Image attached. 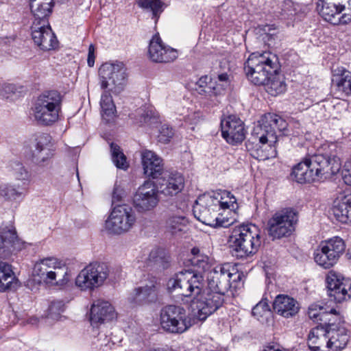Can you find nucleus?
<instances>
[{"label":"nucleus","mask_w":351,"mask_h":351,"mask_svg":"<svg viewBox=\"0 0 351 351\" xmlns=\"http://www.w3.org/2000/svg\"><path fill=\"white\" fill-rule=\"evenodd\" d=\"M279 69L278 57L267 51L252 53L244 66L248 80L255 85H265L267 92L272 96L286 90L284 79L278 73Z\"/></svg>","instance_id":"1"},{"label":"nucleus","mask_w":351,"mask_h":351,"mask_svg":"<svg viewBox=\"0 0 351 351\" xmlns=\"http://www.w3.org/2000/svg\"><path fill=\"white\" fill-rule=\"evenodd\" d=\"M287 123L278 114L268 113L265 114L254 128L251 140L247 142L248 149L256 143V150L252 155L261 160L276 156V149L273 145L277 142L276 130L282 132L286 130Z\"/></svg>","instance_id":"2"},{"label":"nucleus","mask_w":351,"mask_h":351,"mask_svg":"<svg viewBox=\"0 0 351 351\" xmlns=\"http://www.w3.org/2000/svg\"><path fill=\"white\" fill-rule=\"evenodd\" d=\"M341 167L340 158L335 155L308 154L293 168L291 176L301 184L319 181L337 174Z\"/></svg>","instance_id":"3"},{"label":"nucleus","mask_w":351,"mask_h":351,"mask_svg":"<svg viewBox=\"0 0 351 351\" xmlns=\"http://www.w3.org/2000/svg\"><path fill=\"white\" fill-rule=\"evenodd\" d=\"M237 208V199L229 191H224L221 199L208 195L199 196L193 206V215L202 223L211 227L229 226L232 221L221 219L217 213L220 209L234 210Z\"/></svg>","instance_id":"4"},{"label":"nucleus","mask_w":351,"mask_h":351,"mask_svg":"<svg viewBox=\"0 0 351 351\" xmlns=\"http://www.w3.org/2000/svg\"><path fill=\"white\" fill-rule=\"evenodd\" d=\"M186 291L180 295L191 299L193 315L204 321L221 306L226 300L224 291L219 287H185Z\"/></svg>","instance_id":"5"},{"label":"nucleus","mask_w":351,"mask_h":351,"mask_svg":"<svg viewBox=\"0 0 351 351\" xmlns=\"http://www.w3.org/2000/svg\"><path fill=\"white\" fill-rule=\"evenodd\" d=\"M69 280L66 263L57 257L40 258L34 265L32 281L35 285H66Z\"/></svg>","instance_id":"6"},{"label":"nucleus","mask_w":351,"mask_h":351,"mask_svg":"<svg viewBox=\"0 0 351 351\" xmlns=\"http://www.w3.org/2000/svg\"><path fill=\"white\" fill-rule=\"evenodd\" d=\"M232 255L245 258L255 254L261 244V230L252 224L241 225L233 228L229 239Z\"/></svg>","instance_id":"7"},{"label":"nucleus","mask_w":351,"mask_h":351,"mask_svg":"<svg viewBox=\"0 0 351 351\" xmlns=\"http://www.w3.org/2000/svg\"><path fill=\"white\" fill-rule=\"evenodd\" d=\"M62 98L58 90L43 92L37 97L33 108L35 120L45 125H50L56 122L61 111Z\"/></svg>","instance_id":"8"},{"label":"nucleus","mask_w":351,"mask_h":351,"mask_svg":"<svg viewBox=\"0 0 351 351\" xmlns=\"http://www.w3.org/2000/svg\"><path fill=\"white\" fill-rule=\"evenodd\" d=\"M99 76L101 88L115 95L121 93L127 84V69L121 62L104 63Z\"/></svg>","instance_id":"9"},{"label":"nucleus","mask_w":351,"mask_h":351,"mask_svg":"<svg viewBox=\"0 0 351 351\" xmlns=\"http://www.w3.org/2000/svg\"><path fill=\"white\" fill-rule=\"evenodd\" d=\"M298 221V213L293 208L276 211L268 220V234L273 240L288 237L295 231Z\"/></svg>","instance_id":"10"},{"label":"nucleus","mask_w":351,"mask_h":351,"mask_svg":"<svg viewBox=\"0 0 351 351\" xmlns=\"http://www.w3.org/2000/svg\"><path fill=\"white\" fill-rule=\"evenodd\" d=\"M317 9L324 19L332 25L351 21V0H318Z\"/></svg>","instance_id":"11"},{"label":"nucleus","mask_w":351,"mask_h":351,"mask_svg":"<svg viewBox=\"0 0 351 351\" xmlns=\"http://www.w3.org/2000/svg\"><path fill=\"white\" fill-rule=\"evenodd\" d=\"M160 324L165 331L172 334H182L191 327L186 310L177 305H167L161 309Z\"/></svg>","instance_id":"12"},{"label":"nucleus","mask_w":351,"mask_h":351,"mask_svg":"<svg viewBox=\"0 0 351 351\" xmlns=\"http://www.w3.org/2000/svg\"><path fill=\"white\" fill-rule=\"evenodd\" d=\"M136 222V215L132 208L127 204L114 206L105 221V228L113 234L128 232Z\"/></svg>","instance_id":"13"},{"label":"nucleus","mask_w":351,"mask_h":351,"mask_svg":"<svg viewBox=\"0 0 351 351\" xmlns=\"http://www.w3.org/2000/svg\"><path fill=\"white\" fill-rule=\"evenodd\" d=\"M160 201L159 191L154 182L147 180L138 186L133 195V205L139 213L153 210Z\"/></svg>","instance_id":"14"},{"label":"nucleus","mask_w":351,"mask_h":351,"mask_svg":"<svg viewBox=\"0 0 351 351\" xmlns=\"http://www.w3.org/2000/svg\"><path fill=\"white\" fill-rule=\"evenodd\" d=\"M31 29L32 40L40 50L49 51L58 46V41L49 22H33Z\"/></svg>","instance_id":"15"},{"label":"nucleus","mask_w":351,"mask_h":351,"mask_svg":"<svg viewBox=\"0 0 351 351\" xmlns=\"http://www.w3.org/2000/svg\"><path fill=\"white\" fill-rule=\"evenodd\" d=\"M108 273L106 265L90 263L79 273L75 279V285H101L108 278Z\"/></svg>","instance_id":"16"},{"label":"nucleus","mask_w":351,"mask_h":351,"mask_svg":"<svg viewBox=\"0 0 351 351\" xmlns=\"http://www.w3.org/2000/svg\"><path fill=\"white\" fill-rule=\"evenodd\" d=\"M221 129L223 138L230 144L240 143L245 138L244 123L236 116L230 115L221 120Z\"/></svg>","instance_id":"17"},{"label":"nucleus","mask_w":351,"mask_h":351,"mask_svg":"<svg viewBox=\"0 0 351 351\" xmlns=\"http://www.w3.org/2000/svg\"><path fill=\"white\" fill-rule=\"evenodd\" d=\"M117 317L114 307L104 300H95L90 309L89 320L93 326L111 321Z\"/></svg>","instance_id":"18"},{"label":"nucleus","mask_w":351,"mask_h":351,"mask_svg":"<svg viewBox=\"0 0 351 351\" xmlns=\"http://www.w3.org/2000/svg\"><path fill=\"white\" fill-rule=\"evenodd\" d=\"M184 187V178L178 171H166L158 182V191L165 196H173L180 193Z\"/></svg>","instance_id":"19"},{"label":"nucleus","mask_w":351,"mask_h":351,"mask_svg":"<svg viewBox=\"0 0 351 351\" xmlns=\"http://www.w3.org/2000/svg\"><path fill=\"white\" fill-rule=\"evenodd\" d=\"M348 341V330L343 324H327V351H341L346 346Z\"/></svg>","instance_id":"20"},{"label":"nucleus","mask_w":351,"mask_h":351,"mask_svg":"<svg viewBox=\"0 0 351 351\" xmlns=\"http://www.w3.org/2000/svg\"><path fill=\"white\" fill-rule=\"evenodd\" d=\"M150 59L155 62H170L178 57V52L173 48L165 47L158 34L153 36L149 46Z\"/></svg>","instance_id":"21"},{"label":"nucleus","mask_w":351,"mask_h":351,"mask_svg":"<svg viewBox=\"0 0 351 351\" xmlns=\"http://www.w3.org/2000/svg\"><path fill=\"white\" fill-rule=\"evenodd\" d=\"M35 149L32 152L33 162L45 166L53 155L51 137L47 134H41L36 139Z\"/></svg>","instance_id":"22"},{"label":"nucleus","mask_w":351,"mask_h":351,"mask_svg":"<svg viewBox=\"0 0 351 351\" xmlns=\"http://www.w3.org/2000/svg\"><path fill=\"white\" fill-rule=\"evenodd\" d=\"M141 156L143 172L147 177L156 179L165 173L162 159L154 152L145 149Z\"/></svg>","instance_id":"23"},{"label":"nucleus","mask_w":351,"mask_h":351,"mask_svg":"<svg viewBox=\"0 0 351 351\" xmlns=\"http://www.w3.org/2000/svg\"><path fill=\"white\" fill-rule=\"evenodd\" d=\"M332 79V87L337 97L351 95V73L344 69L335 71Z\"/></svg>","instance_id":"24"},{"label":"nucleus","mask_w":351,"mask_h":351,"mask_svg":"<svg viewBox=\"0 0 351 351\" xmlns=\"http://www.w3.org/2000/svg\"><path fill=\"white\" fill-rule=\"evenodd\" d=\"M274 309L279 315L285 318H290L298 314L300 306L293 298L285 295H279L274 300Z\"/></svg>","instance_id":"25"},{"label":"nucleus","mask_w":351,"mask_h":351,"mask_svg":"<svg viewBox=\"0 0 351 351\" xmlns=\"http://www.w3.org/2000/svg\"><path fill=\"white\" fill-rule=\"evenodd\" d=\"M327 324L312 328L308 335L307 343L311 351H327Z\"/></svg>","instance_id":"26"},{"label":"nucleus","mask_w":351,"mask_h":351,"mask_svg":"<svg viewBox=\"0 0 351 351\" xmlns=\"http://www.w3.org/2000/svg\"><path fill=\"white\" fill-rule=\"evenodd\" d=\"M204 281V276L202 273L192 268L182 269L169 280L171 285H182L183 284L194 285L202 284Z\"/></svg>","instance_id":"27"},{"label":"nucleus","mask_w":351,"mask_h":351,"mask_svg":"<svg viewBox=\"0 0 351 351\" xmlns=\"http://www.w3.org/2000/svg\"><path fill=\"white\" fill-rule=\"evenodd\" d=\"M25 245V243L18 238L14 228H5L0 232V248L12 252L21 250Z\"/></svg>","instance_id":"28"},{"label":"nucleus","mask_w":351,"mask_h":351,"mask_svg":"<svg viewBox=\"0 0 351 351\" xmlns=\"http://www.w3.org/2000/svg\"><path fill=\"white\" fill-rule=\"evenodd\" d=\"M332 210L338 221L342 223H351V193L335 202Z\"/></svg>","instance_id":"29"},{"label":"nucleus","mask_w":351,"mask_h":351,"mask_svg":"<svg viewBox=\"0 0 351 351\" xmlns=\"http://www.w3.org/2000/svg\"><path fill=\"white\" fill-rule=\"evenodd\" d=\"M33 22H48L47 17L52 10L53 0H29Z\"/></svg>","instance_id":"30"},{"label":"nucleus","mask_w":351,"mask_h":351,"mask_svg":"<svg viewBox=\"0 0 351 351\" xmlns=\"http://www.w3.org/2000/svg\"><path fill=\"white\" fill-rule=\"evenodd\" d=\"M27 191V187H25V184H0V196L8 201L23 199Z\"/></svg>","instance_id":"31"},{"label":"nucleus","mask_w":351,"mask_h":351,"mask_svg":"<svg viewBox=\"0 0 351 351\" xmlns=\"http://www.w3.org/2000/svg\"><path fill=\"white\" fill-rule=\"evenodd\" d=\"M326 252L331 254V256L338 261L341 255L345 250V244L341 238L335 237L327 241L321 242L319 244Z\"/></svg>","instance_id":"32"},{"label":"nucleus","mask_w":351,"mask_h":351,"mask_svg":"<svg viewBox=\"0 0 351 351\" xmlns=\"http://www.w3.org/2000/svg\"><path fill=\"white\" fill-rule=\"evenodd\" d=\"M196 90L199 94L205 95L210 99L215 105L217 104L215 100V84L207 75L201 77L196 84Z\"/></svg>","instance_id":"33"},{"label":"nucleus","mask_w":351,"mask_h":351,"mask_svg":"<svg viewBox=\"0 0 351 351\" xmlns=\"http://www.w3.org/2000/svg\"><path fill=\"white\" fill-rule=\"evenodd\" d=\"M230 268L229 264L217 267L208 276V285H219V284L224 283L232 272Z\"/></svg>","instance_id":"34"},{"label":"nucleus","mask_w":351,"mask_h":351,"mask_svg":"<svg viewBox=\"0 0 351 351\" xmlns=\"http://www.w3.org/2000/svg\"><path fill=\"white\" fill-rule=\"evenodd\" d=\"M326 293L331 300L341 303L351 298V287H326Z\"/></svg>","instance_id":"35"},{"label":"nucleus","mask_w":351,"mask_h":351,"mask_svg":"<svg viewBox=\"0 0 351 351\" xmlns=\"http://www.w3.org/2000/svg\"><path fill=\"white\" fill-rule=\"evenodd\" d=\"M189 222L186 216L174 215L167 221V229L172 234H177L184 230Z\"/></svg>","instance_id":"36"},{"label":"nucleus","mask_w":351,"mask_h":351,"mask_svg":"<svg viewBox=\"0 0 351 351\" xmlns=\"http://www.w3.org/2000/svg\"><path fill=\"white\" fill-rule=\"evenodd\" d=\"M110 92L106 90L102 95L100 101V106L102 110V117L106 121H109L114 116L116 111Z\"/></svg>","instance_id":"37"},{"label":"nucleus","mask_w":351,"mask_h":351,"mask_svg":"<svg viewBox=\"0 0 351 351\" xmlns=\"http://www.w3.org/2000/svg\"><path fill=\"white\" fill-rule=\"evenodd\" d=\"M314 260L319 266L324 269H328L337 263V261L331 256V254L322 247L320 245L314 252Z\"/></svg>","instance_id":"38"},{"label":"nucleus","mask_w":351,"mask_h":351,"mask_svg":"<svg viewBox=\"0 0 351 351\" xmlns=\"http://www.w3.org/2000/svg\"><path fill=\"white\" fill-rule=\"evenodd\" d=\"M19 280L16 278L10 265L0 262V285H17Z\"/></svg>","instance_id":"39"},{"label":"nucleus","mask_w":351,"mask_h":351,"mask_svg":"<svg viewBox=\"0 0 351 351\" xmlns=\"http://www.w3.org/2000/svg\"><path fill=\"white\" fill-rule=\"evenodd\" d=\"M137 3L139 7L152 12L155 22H157L160 14L163 11L164 3L160 0H137Z\"/></svg>","instance_id":"40"},{"label":"nucleus","mask_w":351,"mask_h":351,"mask_svg":"<svg viewBox=\"0 0 351 351\" xmlns=\"http://www.w3.org/2000/svg\"><path fill=\"white\" fill-rule=\"evenodd\" d=\"M154 287H140L135 289L134 301L138 304L152 302L156 300Z\"/></svg>","instance_id":"41"},{"label":"nucleus","mask_w":351,"mask_h":351,"mask_svg":"<svg viewBox=\"0 0 351 351\" xmlns=\"http://www.w3.org/2000/svg\"><path fill=\"white\" fill-rule=\"evenodd\" d=\"M328 313L330 314L338 315L337 311L334 308H331L329 311H328L326 308L316 304H311L309 306L308 311V317L315 321H322L324 319H326L325 317L328 315Z\"/></svg>","instance_id":"42"},{"label":"nucleus","mask_w":351,"mask_h":351,"mask_svg":"<svg viewBox=\"0 0 351 351\" xmlns=\"http://www.w3.org/2000/svg\"><path fill=\"white\" fill-rule=\"evenodd\" d=\"M110 152L112 160L118 169H126L128 167L126 157L118 145L112 143L110 144Z\"/></svg>","instance_id":"43"},{"label":"nucleus","mask_w":351,"mask_h":351,"mask_svg":"<svg viewBox=\"0 0 351 351\" xmlns=\"http://www.w3.org/2000/svg\"><path fill=\"white\" fill-rule=\"evenodd\" d=\"M215 84V94L216 102H220V97L225 94L226 88L230 84L229 75L223 73L217 75V81L213 82Z\"/></svg>","instance_id":"44"},{"label":"nucleus","mask_w":351,"mask_h":351,"mask_svg":"<svg viewBox=\"0 0 351 351\" xmlns=\"http://www.w3.org/2000/svg\"><path fill=\"white\" fill-rule=\"evenodd\" d=\"M12 169L14 178L18 180L22 181L21 184H25V187H27L30 181V173L19 162H14L12 165Z\"/></svg>","instance_id":"45"},{"label":"nucleus","mask_w":351,"mask_h":351,"mask_svg":"<svg viewBox=\"0 0 351 351\" xmlns=\"http://www.w3.org/2000/svg\"><path fill=\"white\" fill-rule=\"evenodd\" d=\"M191 254V257L189 259L191 264L193 266L204 269L208 265V257L201 253L199 249L197 247L192 248Z\"/></svg>","instance_id":"46"},{"label":"nucleus","mask_w":351,"mask_h":351,"mask_svg":"<svg viewBox=\"0 0 351 351\" xmlns=\"http://www.w3.org/2000/svg\"><path fill=\"white\" fill-rule=\"evenodd\" d=\"M326 282L328 285H351L350 279L346 278L342 274L330 270L326 277Z\"/></svg>","instance_id":"47"},{"label":"nucleus","mask_w":351,"mask_h":351,"mask_svg":"<svg viewBox=\"0 0 351 351\" xmlns=\"http://www.w3.org/2000/svg\"><path fill=\"white\" fill-rule=\"evenodd\" d=\"M252 315L258 320H262L270 314L269 306L266 300H261L252 309Z\"/></svg>","instance_id":"48"},{"label":"nucleus","mask_w":351,"mask_h":351,"mask_svg":"<svg viewBox=\"0 0 351 351\" xmlns=\"http://www.w3.org/2000/svg\"><path fill=\"white\" fill-rule=\"evenodd\" d=\"M64 311V304L61 301L52 302L49 306L47 317L53 319H57Z\"/></svg>","instance_id":"49"},{"label":"nucleus","mask_w":351,"mask_h":351,"mask_svg":"<svg viewBox=\"0 0 351 351\" xmlns=\"http://www.w3.org/2000/svg\"><path fill=\"white\" fill-rule=\"evenodd\" d=\"M280 13L285 19L293 16L295 13L293 2L291 0H285L280 5Z\"/></svg>","instance_id":"50"},{"label":"nucleus","mask_w":351,"mask_h":351,"mask_svg":"<svg viewBox=\"0 0 351 351\" xmlns=\"http://www.w3.org/2000/svg\"><path fill=\"white\" fill-rule=\"evenodd\" d=\"M173 136V130L169 125H162L159 129L158 135V141L162 143H167Z\"/></svg>","instance_id":"51"},{"label":"nucleus","mask_w":351,"mask_h":351,"mask_svg":"<svg viewBox=\"0 0 351 351\" xmlns=\"http://www.w3.org/2000/svg\"><path fill=\"white\" fill-rule=\"evenodd\" d=\"M162 250L159 249H154L150 252L148 260L151 263H154L157 265L162 264L164 262V258L162 256Z\"/></svg>","instance_id":"52"},{"label":"nucleus","mask_w":351,"mask_h":351,"mask_svg":"<svg viewBox=\"0 0 351 351\" xmlns=\"http://www.w3.org/2000/svg\"><path fill=\"white\" fill-rule=\"evenodd\" d=\"M245 276L243 273L239 272V271H234L231 272L229 278L226 279V280L228 281L229 283V285H232V284L239 282L244 283V281L243 280V278H244Z\"/></svg>","instance_id":"53"},{"label":"nucleus","mask_w":351,"mask_h":351,"mask_svg":"<svg viewBox=\"0 0 351 351\" xmlns=\"http://www.w3.org/2000/svg\"><path fill=\"white\" fill-rule=\"evenodd\" d=\"M141 277V279L139 282L143 285H154L157 283V278L150 274H143Z\"/></svg>","instance_id":"54"},{"label":"nucleus","mask_w":351,"mask_h":351,"mask_svg":"<svg viewBox=\"0 0 351 351\" xmlns=\"http://www.w3.org/2000/svg\"><path fill=\"white\" fill-rule=\"evenodd\" d=\"M124 195L123 190L117 186H115L112 195V203L118 202L121 200L123 196Z\"/></svg>","instance_id":"55"},{"label":"nucleus","mask_w":351,"mask_h":351,"mask_svg":"<svg viewBox=\"0 0 351 351\" xmlns=\"http://www.w3.org/2000/svg\"><path fill=\"white\" fill-rule=\"evenodd\" d=\"M95 47L93 45H90L88 47V58H87V63L88 65L90 67H93L95 64Z\"/></svg>","instance_id":"56"},{"label":"nucleus","mask_w":351,"mask_h":351,"mask_svg":"<svg viewBox=\"0 0 351 351\" xmlns=\"http://www.w3.org/2000/svg\"><path fill=\"white\" fill-rule=\"evenodd\" d=\"M343 180L347 185L351 186V173L348 169L343 171Z\"/></svg>","instance_id":"57"},{"label":"nucleus","mask_w":351,"mask_h":351,"mask_svg":"<svg viewBox=\"0 0 351 351\" xmlns=\"http://www.w3.org/2000/svg\"><path fill=\"white\" fill-rule=\"evenodd\" d=\"M262 351H289L287 349L276 348L272 346H265Z\"/></svg>","instance_id":"58"},{"label":"nucleus","mask_w":351,"mask_h":351,"mask_svg":"<svg viewBox=\"0 0 351 351\" xmlns=\"http://www.w3.org/2000/svg\"><path fill=\"white\" fill-rule=\"evenodd\" d=\"M95 287H93V286H90V287H85L84 289H82L81 290L82 291H88L90 295L91 296H93V294L95 293V292L96 291V289H95Z\"/></svg>","instance_id":"59"},{"label":"nucleus","mask_w":351,"mask_h":351,"mask_svg":"<svg viewBox=\"0 0 351 351\" xmlns=\"http://www.w3.org/2000/svg\"><path fill=\"white\" fill-rule=\"evenodd\" d=\"M27 324H32V325H37L39 322V319L36 317H29L27 320Z\"/></svg>","instance_id":"60"},{"label":"nucleus","mask_w":351,"mask_h":351,"mask_svg":"<svg viewBox=\"0 0 351 351\" xmlns=\"http://www.w3.org/2000/svg\"><path fill=\"white\" fill-rule=\"evenodd\" d=\"M143 121L147 122L149 119L151 118V114H149V112H147L145 114H143Z\"/></svg>","instance_id":"61"},{"label":"nucleus","mask_w":351,"mask_h":351,"mask_svg":"<svg viewBox=\"0 0 351 351\" xmlns=\"http://www.w3.org/2000/svg\"><path fill=\"white\" fill-rule=\"evenodd\" d=\"M11 287H0V293L6 292Z\"/></svg>","instance_id":"62"},{"label":"nucleus","mask_w":351,"mask_h":351,"mask_svg":"<svg viewBox=\"0 0 351 351\" xmlns=\"http://www.w3.org/2000/svg\"><path fill=\"white\" fill-rule=\"evenodd\" d=\"M176 287H178L179 289H182L183 288V287H182V286H180V287H172L171 288L169 289V291H171L172 289H173L176 288Z\"/></svg>","instance_id":"63"},{"label":"nucleus","mask_w":351,"mask_h":351,"mask_svg":"<svg viewBox=\"0 0 351 351\" xmlns=\"http://www.w3.org/2000/svg\"><path fill=\"white\" fill-rule=\"evenodd\" d=\"M149 351H164V350L161 349V348H158V349L150 350Z\"/></svg>","instance_id":"64"}]
</instances>
